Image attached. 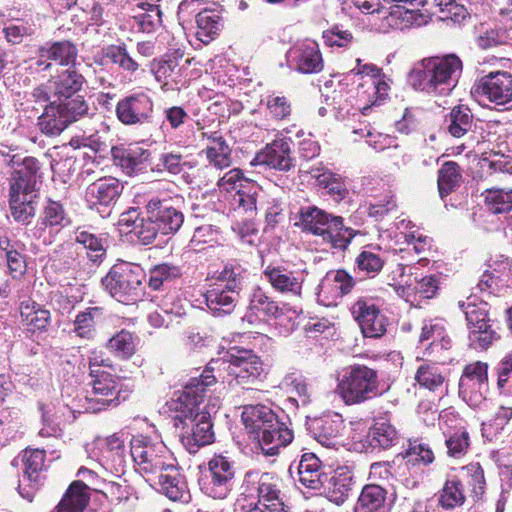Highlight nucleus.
<instances>
[{
    "mask_svg": "<svg viewBox=\"0 0 512 512\" xmlns=\"http://www.w3.org/2000/svg\"><path fill=\"white\" fill-rule=\"evenodd\" d=\"M250 183L251 181L245 178L243 172L238 168L229 170L217 179V186L225 192H238V189L246 188V186H250Z\"/></svg>",
    "mask_w": 512,
    "mask_h": 512,
    "instance_id": "obj_62",
    "label": "nucleus"
},
{
    "mask_svg": "<svg viewBox=\"0 0 512 512\" xmlns=\"http://www.w3.org/2000/svg\"><path fill=\"white\" fill-rule=\"evenodd\" d=\"M387 491L376 484L365 485L358 497L355 512H390Z\"/></svg>",
    "mask_w": 512,
    "mask_h": 512,
    "instance_id": "obj_34",
    "label": "nucleus"
},
{
    "mask_svg": "<svg viewBox=\"0 0 512 512\" xmlns=\"http://www.w3.org/2000/svg\"><path fill=\"white\" fill-rule=\"evenodd\" d=\"M295 226L303 232L321 237L332 248L345 250L356 231L343 224L341 216H334L316 206H303L295 215Z\"/></svg>",
    "mask_w": 512,
    "mask_h": 512,
    "instance_id": "obj_5",
    "label": "nucleus"
},
{
    "mask_svg": "<svg viewBox=\"0 0 512 512\" xmlns=\"http://www.w3.org/2000/svg\"><path fill=\"white\" fill-rule=\"evenodd\" d=\"M307 430L311 436L325 447L335 446L343 428V421L338 414L323 415L308 419Z\"/></svg>",
    "mask_w": 512,
    "mask_h": 512,
    "instance_id": "obj_25",
    "label": "nucleus"
},
{
    "mask_svg": "<svg viewBox=\"0 0 512 512\" xmlns=\"http://www.w3.org/2000/svg\"><path fill=\"white\" fill-rule=\"evenodd\" d=\"M257 492L258 503L269 512H288L284 495L280 490V479L273 473H262Z\"/></svg>",
    "mask_w": 512,
    "mask_h": 512,
    "instance_id": "obj_28",
    "label": "nucleus"
},
{
    "mask_svg": "<svg viewBox=\"0 0 512 512\" xmlns=\"http://www.w3.org/2000/svg\"><path fill=\"white\" fill-rule=\"evenodd\" d=\"M138 338L133 333L122 329L106 342V348L121 360L130 359L136 352Z\"/></svg>",
    "mask_w": 512,
    "mask_h": 512,
    "instance_id": "obj_46",
    "label": "nucleus"
},
{
    "mask_svg": "<svg viewBox=\"0 0 512 512\" xmlns=\"http://www.w3.org/2000/svg\"><path fill=\"white\" fill-rule=\"evenodd\" d=\"M445 339V329L439 320H425L419 336L422 345L432 346Z\"/></svg>",
    "mask_w": 512,
    "mask_h": 512,
    "instance_id": "obj_63",
    "label": "nucleus"
},
{
    "mask_svg": "<svg viewBox=\"0 0 512 512\" xmlns=\"http://www.w3.org/2000/svg\"><path fill=\"white\" fill-rule=\"evenodd\" d=\"M74 234L76 243L82 245L87 250L89 259L93 263L100 264L106 256L104 239L81 228H77Z\"/></svg>",
    "mask_w": 512,
    "mask_h": 512,
    "instance_id": "obj_48",
    "label": "nucleus"
},
{
    "mask_svg": "<svg viewBox=\"0 0 512 512\" xmlns=\"http://www.w3.org/2000/svg\"><path fill=\"white\" fill-rule=\"evenodd\" d=\"M280 313L281 309L278 303L262 288L257 287L251 294L248 311L243 320L254 323L256 320L276 318Z\"/></svg>",
    "mask_w": 512,
    "mask_h": 512,
    "instance_id": "obj_31",
    "label": "nucleus"
},
{
    "mask_svg": "<svg viewBox=\"0 0 512 512\" xmlns=\"http://www.w3.org/2000/svg\"><path fill=\"white\" fill-rule=\"evenodd\" d=\"M153 101L146 92L128 95L116 104V116L125 125L149 123L153 116Z\"/></svg>",
    "mask_w": 512,
    "mask_h": 512,
    "instance_id": "obj_15",
    "label": "nucleus"
},
{
    "mask_svg": "<svg viewBox=\"0 0 512 512\" xmlns=\"http://www.w3.org/2000/svg\"><path fill=\"white\" fill-rule=\"evenodd\" d=\"M364 249L355 259V265L358 271L365 273L369 277H375L383 268L385 259L380 255V248Z\"/></svg>",
    "mask_w": 512,
    "mask_h": 512,
    "instance_id": "obj_55",
    "label": "nucleus"
},
{
    "mask_svg": "<svg viewBox=\"0 0 512 512\" xmlns=\"http://www.w3.org/2000/svg\"><path fill=\"white\" fill-rule=\"evenodd\" d=\"M211 278L218 282L216 286L241 293L247 278V270L239 262L231 261L226 263L221 270L215 271Z\"/></svg>",
    "mask_w": 512,
    "mask_h": 512,
    "instance_id": "obj_39",
    "label": "nucleus"
},
{
    "mask_svg": "<svg viewBox=\"0 0 512 512\" xmlns=\"http://www.w3.org/2000/svg\"><path fill=\"white\" fill-rule=\"evenodd\" d=\"M196 37L204 44L210 43L222 29V18L214 10H202L196 15Z\"/></svg>",
    "mask_w": 512,
    "mask_h": 512,
    "instance_id": "obj_45",
    "label": "nucleus"
},
{
    "mask_svg": "<svg viewBox=\"0 0 512 512\" xmlns=\"http://www.w3.org/2000/svg\"><path fill=\"white\" fill-rule=\"evenodd\" d=\"M473 114L464 105L454 107L447 118L448 132L457 138L464 136L473 127Z\"/></svg>",
    "mask_w": 512,
    "mask_h": 512,
    "instance_id": "obj_49",
    "label": "nucleus"
},
{
    "mask_svg": "<svg viewBox=\"0 0 512 512\" xmlns=\"http://www.w3.org/2000/svg\"><path fill=\"white\" fill-rule=\"evenodd\" d=\"M237 474L234 460L215 454L201 469L198 484L203 494L213 499H226L233 490Z\"/></svg>",
    "mask_w": 512,
    "mask_h": 512,
    "instance_id": "obj_7",
    "label": "nucleus"
},
{
    "mask_svg": "<svg viewBox=\"0 0 512 512\" xmlns=\"http://www.w3.org/2000/svg\"><path fill=\"white\" fill-rule=\"evenodd\" d=\"M264 279L282 295L300 297L305 280L303 271H293L285 266L268 265L263 270Z\"/></svg>",
    "mask_w": 512,
    "mask_h": 512,
    "instance_id": "obj_20",
    "label": "nucleus"
},
{
    "mask_svg": "<svg viewBox=\"0 0 512 512\" xmlns=\"http://www.w3.org/2000/svg\"><path fill=\"white\" fill-rule=\"evenodd\" d=\"M12 169L9 178V208L12 218L28 225L36 214L41 186L40 162L32 156L4 155Z\"/></svg>",
    "mask_w": 512,
    "mask_h": 512,
    "instance_id": "obj_3",
    "label": "nucleus"
},
{
    "mask_svg": "<svg viewBox=\"0 0 512 512\" xmlns=\"http://www.w3.org/2000/svg\"><path fill=\"white\" fill-rule=\"evenodd\" d=\"M447 454L455 459L462 458L469 450L470 437L464 428H459L446 435Z\"/></svg>",
    "mask_w": 512,
    "mask_h": 512,
    "instance_id": "obj_58",
    "label": "nucleus"
},
{
    "mask_svg": "<svg viewBox=\"0 0 512 512\" xmlns=\"http://www.w3.org/2000/svg\"><path fill=\"white\" fill-rule=\"evenodd\" d=\"M475 93L499 106L512 103V75L504 71L491 72L478 81Z\"/></svg>",
    "mask_w": 512,
    "mask_h": 512,
    "instance_id": "obj_18",
    "label": "nucleus"
},
{
    "mask_svg": "<svg viewBox=\"0 0 512 512\" xmlns=\"http://www.w3.org/2000/svg\"><path fill=\"white\" fill-rule=\"evenodd\" d=\"M187 165L188 162L184 161V157L181 153L165 151L160 154L159 162L152 168V170L157 172L166 171L171 175H178Z\"/></svg>",
    "mask_w": 512,
    "mask_h": 512,
    "instance_id": "obj_60",
    "label": "nucleus"
},
{
    "mask_svg": "<svg viewBox=\"0 0 512 512\" xmlns=\"http://www.w3.org/2000/svg\"><path fill=\"white\" fill-rule=\"evenodd\" d=\"M147 203L151 217L156 222L160 235H175L184 223V213L182 211L183 197L175 195L173 197L160 193L151 195Z\"/></svg>",
    "mask_w": 512,
    "mask_h": 512,
    "instance_id": "obj_12",
    "label": "nucleus"
},
{
    "mask_svg": "<svg viewBox=\"0 0 512 512\" xmlns=\"http://www.w3.org/2000/svg\"><path fill=\"white\" fill-rule=\"evenodd\" d=\"M399 455L407 464L427 466L433 463L435 456L428 444L418 440L409 441L407 448Z\"/></svg>",
    "mask_w": 512,
    "mask_h": 512,
    "instance_id": "obj_51",
    "label": "nucleus"
},
{
    "mask_svg": "<svg viewBox=\"0 0 512 512\" xmlns=\"http://www.w3.org/2000/svg\"><path fill=\"white\" fill-rule=\"evenodd\" d=\"M286 57L289 67L302 74H316L324 67L319 45L312 40L294 45L288 50Z\"/></svg>",
    "mask_w": 512,
    "mask_h": 512,
    "instance_id": "obj_17",
    "label": "nucleus"
},
{
    "mask_svg": "<svg viewBox=\"0 0 512 512\" xmlns=\"http://www.w3.org/2000/svg\"><path fill=\"white\" fill-rule=\"evenodd\" d=\"M149 205L145 204V217H140L132 235L136 237L142 244H151L160 234V230L156 226V222L151 217Z\"/></svg>",
    "mask_w": 512,
    "mask_h": 512,
    "instance_id": "obj_56",
    "label": "nucleus"
},
{
    "mask_svg": "<svg viewBox=\"0 0 512 512\" xmlns=\"http://www.w3.org/2000/svg\"><path fill=\"white\" fill-rule=\"evenodd\" d=\"M123 184L116 178L103 177L89 184L85 190V200L90 208L114 205L123 191Z\"/></svg>",
    "mask_w": 512,
    "mask_h": 512,
    "instance_id": "obj_22",
    "label": "nucleus"
},
{
    "mask_svg": "<svg viewBox=\"0 0 512 512\" xmlns=\"http://www.w3.org/2000/svg\"><path fill=\"white\" fill-rule=\"evenodd\" d=\"M338 391L348 405L360 404L380 395L377 371L362 364L350 365L344 370Z\"/></svg>",
    "mask_w": 512,
    "mask_h": 512,
    "instance_id": "obj_8",
    "label": "nucleus"
},
{
    "mask_svg": "<svg viewBox=\"0 0 512 512\" xmlns=\"http://www.w3.org/2000/svg\"><path fill=\"white\" fill-rule=\"evenodd\" d=\"M462 70V61L455 54L426 58L411 70L408 82L415 90L447 96L457 86Z\"/></svg>",
    "mask_w": 512,
    "mask_h": 512,
    "instance_id": "obj_4",
    "label": "nucleus"
},
{
    "mask_svg": "<svg viewBox=\"0 0 512 512\" xmlns=\"http://www.w3.org/2000/svg\"><path fill=\"white\" fill-rule=\"evenodd\" d=\"M20 315L24 325L32 332L45 330L50 321V312L31 300L21 302Z\"/></svg>",
    "mask_w": 512,
    "mask_h": 512,
    "instance_id": "obj_42",
    "label": "nucleus"
},
{
    "mask_svg": "<svg viewBox=\"0 0 512 512\" xmlns=\"http://www.w3.org/2000/svg\"><path fill=\"white\" fill-rule=\"evenodd\" d=\"M350 310L365 337L378 338L386 332V317L372 299L358 298Z\"/></svg>",
    "mask_w": 512,
    "mask_h": 512,
    "instance_id": "obj_16",
    "label": "nucleus"
},
{
    "mask_svg": "<svg viewBox=\"0 0 512 512\" xmlns=\"http://www.w3.org/2000/svg\"><path fill=\"white\" fill-rule=\"evenodd\" d=\"M291 143L287 139H276L257 153L253 162L276 170L288 171L294 165L291 157Z\"/></svg>",
    "mask_w": 512,
    "mask_h": 512,
    "instance_id": "obj_23",
    "label": "nucleus"
},
{
    "mask_svg": "<svg viewBox=\"0 0 512 512\" xmlns=\"http://www.w3.org/2000/svg\"><path fill=\"white\" fill-rule=\"evenodd\" d=\"M218 142V145H210L203 150L209 164L200 168L198 175L200 178H203L202 182L205 183V185H208L209 182H213V179H210L209 176H211L214 171L223 170L230 167L232 164L229 145L224 138H219Z\"/></svg>",
    "mask_w": 512,
    "mask_h": 512,
    "instance_id": "obj_30",
    "label": "nucleus"
},
{
    "mask_svg": "<svg viewBox=\"0 0 512 512\" xmlns=\"http://www.w3.org/2000/svg\"><path fill=\"white\" fill-rule=\"evenodd\" d=\"M23 252V244L13 242L8 237L0 238V254L4 255L8 270L13 278L22 276L26 273V257Z\"/></svg>",
    "mask_w": 512,
    "mask_h": 512,
    "instance_id": "obj_40",
    "label": "nucleus"
},
{
    "mask_svg": "<svg viewBox=\"0 0 512 512\" xmlns=\"http://www.w3.org/2000/svg\"><path fill=\"white\" fill-rule=\"evenodd\" d=\"M155 484L172 501H187L190 497L186 481L181 475L176 460L172 461L157 477Z\"/></svg>",
    "mask_w": 512,
    "mask_h": 512,
    "instance_id": "obj_27",
    "label": "nucleus"
},
{
    "mask_svg": "<svg viewBox=\"0 0 512 512\" xmlns=\"http://www.w3.org/2000/svg\"><path fill=\"white\" fill-rule=\"evenodd\" d=\"M354 485L353 473L347 466L335 469L329 479L327 495L330 501L342 504L349 497Z\"/></svg>",
    "mask_w": 512,
    "mask_h": 512,
    "instance_id": "obj_38",
    "label": "nucleus"
},
{
    "mask_svg": "<svg viewBox=\"0 0 512 512\" xmlns=\"http://www.w3.org/2000/svg\"><path fill=\"white\" fill-rule=\"evenodd\" d=\"M399 441L396 428L384 418L375 419L369 428L366 442L372 449L386 450L395 446Z\"/></svg>",
    "mask_w": 512,
    "mask_h": 512,
    "instance_id": "obj_36",
    "label": "nucleus"
},
{
    "mask_svg": "<svg viewBox=\"0 0 512 512\" xmlns=\"http://www.w3.org/2000/svg\"><path fill=\"white\" fill-rule=\"evenodd\" d=\"M257 190L258 187L253 182L246 188L238 189L233 196V205L244 212H254L257 204Z\"/></svg>",
    "mask_w": 512,
    "mask_h": 512,
    "instance_id": "obj_64",
    "label": "nucleus"
},
{
    "mask_svg": "<svg viewBox=\"0 0 512 512\" xmlns=\"http://www.w3.org/2000/svg\"><path fill=\"white\" fill-rule=\"evenodd\" d=\"M458 305L466 317L470 346L479 350L490 347L498 336L490 324L489 304L469 296L466 301H459Z\"/></svg>",
    "mask_w": 512,
    "mask_h": 512,
    "instance_id": "obj_10",
    "label": "nucleus"
},
{
    "mask_svg": "<svg viewBox=\"0 0 512 512\" xmlns=\"http://www.w3.org/2000/svg\"><path fill=\"white\" fill-rule=\"evenodd\" d=\"M182 275V267L179 265L169 262L157 264L149 270L148 287L154 291L165 289Z\"/></svg>",
    "mask_w": 512,
    "mask_h": 512,
    "instance_id": "obj_44",
    "label": "nucleus"
},
{
    "mask_svg": "<svg viewBox=\"0 0 512 512\" xmlns=\"http://www.w3.org/2000/svg\"><path fill=\"white\" fill-rule=\"evenodd\" d=\"M460 167L456 162H445L438 172V190L441 198L449 195L461 180Z\"/></svg>",
    "mask_w": 512,
    "mask_h": 512,
    "instance_id": "obj_50",
    "label": "nucleus"
},
{
    "mask_svg": "<svg viewBox=\"0 0 512 512\" xmlns=\"http://www.w3.org/2000/svg\"><path fill=\"white\" fill-rule=\"evenodd\" d=\"M40 53L42 57L49 58L60 66L76 67L78 49L71 41L63 40L46 43L40 47Z\"/></svg>",
    "mask_w": 512,
    "mask_h": 512,
    "instance_id": "obj_37",
    "label": "nucleus"
},
{
    "mask_svg": "<svg viewBox=\"0 0 512 512\" xmlns=\"http://www.w3.org/2000/svg\"><path fill=\"white\" fill-rule=\"evenodd\" d=\"M293 432L285 423L277 418V425H266L264 431L254 436L259 443L262 452L267 456L278 455L281 448L286 447L293 440Z\"/></svg>",
    "mask_w": 512,
    "mask_h": 512,
    "instance_id": "obj_26",
    "label": "nucleus"
},
{
    "mask_svg": "<svg viewBox=\"0 0 512 512\" xmlns=\"http://www.w3.org/2000/svg\"><path fill=\"white\" fill-rule=\"evenodd\" d=\"M485 202L492 213L509 212L512 210V190L488 189L486 191Z\"/></svg>",
    "mask_w": 512,
    "mask_h": 512,
    "instance_id": "obj_59",
    "label": "nucleus"
},
{
    "mask_svg": "<svg viewBox=\"0 0 512 512\" xmlns=\"http://www.w3.org/2000/svg\"><path fill=\"white\" fill-rule=\"evenodd\" d=\"M45 451L41 449H26L22 455L24 473L19 480V494L32 501L36 490L42 484V469L44 466Z\"/></svg>",
    "mask_w": 512,
    "mask_h": 512,
    "instance_id": "obj_19",
    "label": "nucleus"
},
{
    "mask_svg": "<svg viewBox=\"0 0 512 512\" xmlns=\"http://www.w3.org/2000/svg\"><path fill=\"white\" fill-rule=\"evenodd\" d=\"M70 224L71 219L63 204L47 198L41 208L37 225L31 231L35 238H41L46 229H49L50 233H58Z\"/></svg>",
    "mask_w": 512,
    "mask_h": 512,
    "instance_id": "obj_21",
    "label": "nucleus"
},
{
    "mask_svg": "<svg viewBox=\"0 0 512 512\" xmlns=\"http://www.w3.org/2000/svg\"><path fill=\"white\" fill-rule=\"evenodd\" d=\"M51 80L54 100L45 106L37 122L39 130L49 137L60 135L70 124L87 115L89 110L84 97L77 94L85 78L76 67L66 68Z\"/></svg>",
    "mask_w": 512,
    "mask_h": 512,
    "instance_id": "obj_2",
    "label": "nucleus"
},
{
    "mask_svg": "<svg viewBox=\"0 0 512 512\" xmlns=\"http://www.w3.org/2000/svg\"><path fill=\"white\" fill-rule=\"evenodd\" d=\"M90 378L91 390L87 391L85 397L88 411L97 413L110 407H116L126 399V395H122L121 383L111 373Z\"/></svg>",
    "mask_w": 512,
    "mask_h": 512,
    "instance_id": "obj_13",
    "label": "nucleus"
},
{
    "mask_svg": "<svg viewBox=\"0 0 512 512\" xmlns=\"http://www.w3.org/2000/svg\"><path fill=\"white\" fill-rule=\"evenodd\" d=\"M93 61L103 69L112 64L131 74L140 67L139 60L130 55L124 43L111 44L101 48L94 54Z\"/></svg>",
    "mask_w": 512,
    "mask_h": 512,
    "instance_id": "obj_24",
    "label": "nucleus"
},
{
    "mask_svg": "<svg viewBox=\"0 0 512 512\" xmlns=\"http://www.w3.org/2000/svg\"><path fill=\"white\" fill-rule=\"evenodd\" d=\"M208 309L214 316L231 314L240 298L239 292H232L222 286H213L204 294Z\"/></svg>",
    "mask_w": 512,
    "mask_h": 512,
    "instance_id": "obj_35",
    "label": "nucleus"
},
{
    "mask_svg": "<svg viewBox=\"0 0 512 512\" xmlns=\"http://www.w3.org/2000/svg\"><path fill=\"white\" fill-rule=\"evenodd\" d=\"M436 497L438 505L444 510L461 507L466 501L463 484L457 476L447 477Z\"/></svg>",
    "mask_w": 512,
    "mask_h": 512,
    "instance_id": "obj_41",
    "label": "nucleus"
},
{
    "mask_svg": "<svg viewBox=\"0 0 512 512\" xmlns=\"http://www.w3.org/2000/svg\"><path fill=\"white\" fill-rule=\"evenodd\" d=\"M125 440L119 434H113L105 439L107 447L105 458L111 462V468L116 472L123 471L126 464Z\"/></svg>",
    "mask_w": 512,
    "mask_h": 512,
    "instance_id": "obj_54",
    "label": "nucleus"
},
{
    "mask_svg": "<svg viewBox=\"0 0 512 512\" xmlns=\"http://www.w3.org/2000/svg\"><path fill=\"white\" fill-rule=\"evenodd\" d=\"M317 184L325 189L336 201L343 200L348 195V189L340 175L325 171L317 176Z\"/></svg>",
    "mask_w": 512,
    "mask_h": 512,
    "instance_id": "obj_57",
    "label": "nucleus"
},
{
    "mask_svg": "<svg viewBox=\"0 0 512 512\" xmlns=\"http://www.w3.org/2000/svg\"><path fill=\"white\" fill-rule=\"evenodd\" d=\"M489 391L488 364L476 361L467 364L459 381V394L471 407H478Z\"/></svg>",
    "mask_w": 512,
    "mask_h": 512,
    "instance_id": "obj_14",
    "label": "nucleus"
},
{
    "mask_svg": "<svg viewBox=\"0 0 512 512\" xmlns=\"http://www.w3.org/2000/svg\"><path fill=\"white\" fill-rule=\"evenodd\" d=\"M111 155L115 165L119 166L127 175H134L146 169L151 152L141 147H112Z\"/></svg>",
    "mask_w": 512,
    "mask_h": 512,
    "instance_id": "obj_29",
    "label": "nucleus"
},
{
    "mask_svg": "<svg viewBox=\"0 0 512 512\" xmlns=\"http://www.w3.org/2000/svg\"><path fill=\"white\" fill-rule=\"evenodd\" d=\"M146 273L141 265L126 261L114 264L101 280L104 290L118 302L130 304L144 292Z\"/></svg>",
    "mask_w": 512,
    "mask_h": 512,
    "instance_id": "obj_6",
    "label": "nucleus"
},
{
    "mask_svg": "<svg viewBox=\"0 0 512 512\" xmlns=\"http://www.w3.org/2000/svg\"><path fill=\"white\" fill-rule=\"evenodd\" d=\"M277 417L271 408L261 404L245 405L241 414L243 424L252 438L264 431L266 425H277Z\"/></svg>",
    "mask_w": 512,
    "mask_h": 512,
    "instance_id": "obj_32",
    "label": "nucleus"
},
{
    "mask_svg": "<svg viewBox=\"0 0 512 512\" xmlns=\"http://www.w3.org/2000/svg\"><path fill=\"white\" fill-rule=\"evenodd\" d=\"M130 456L136 470L149 482H156L157 475L175 459L163 442L138 436L131 440Z\"/></svg>",
    "mask_w": 512,
    "mask_h": 512,
    "instance_id": "obj_9",
    "label": "nucleus"
},
{
    "mask_svg": "<svg viewBox=\"0 0 512 512\" xmlns=\"http://www.w3.org/2000/svg\"><path fill=\"white\" fill-rule=\"evenodd\" d=\"M282 387L289 389L291 393H295L298 396V400L291 398L295 402H300L301 405L305 406L310 402V391L304 378L296 373L287 374L282 382Z\"/></svg>",
    "mask_w": 512,
    "mask_h": 512,
    "instance_id": "obj_61",
    "label": "nucleus"
},
{
    "mask_svg": "<svg viewBox=\"0 0 512 512\" xmlns=\"http://www.w3.org/2000/svg\"><path fill=\"white\" fill-rule=\"evenodd\" d=\"M415 380L421 387L436 391L443 386L445 377L436 364L423 363L416 371Z\"/></svg>",
    "mask_w": 512,
    "mask_h": 512,
    "instance_id": "obj_53",
    "label": "nucleus"
},
{
    "mask_svg": "<svg viewBox=\"0 0 512 512\" xmlns=\"http://www.w3.org/2000/svg\"><path fill=\"white\" fill-rule=\"evenodd\" d=\"M215 383V375L201 374L192 378L181 393H175V397L166 403L168 411L173 414L176 427L192 425L191 429L181 436V443L191 454L214 441L211 413L216 412V403L209 409H206V406L200 408V405L209 387Z\"/></svg>",
    "mask_w": 512,
    "mask_h": 512,
    "instance_id": "obj_1",
    "label": "nucleus"
},
{
    "mask_svg": "<svg viewBox=\"0 0 512 512\" xmlns=\"http://www.w3.org/2000/svg\"><path fill=\"white\" fill-rule=\"evenodd\" d=\"M223 369L239 385L252 384L263 373V363L251 350H239L229 353L228 358L212 359L201 374L213 375L215 370Z\"/></svg>",
    "mask_w": 512,
    "mask_h": 512,
    "instance_id": "obj_11",
    "label": "nucleus"
},
{
    "mask_svg": "<svg viewBox=\"0 0 512 512\" xmlns=\"http://www.w3.org/2000/svg\"><path fill=\"white\" fill-rule=\"evenodd\" d=\"M299 482L309 489H320L327 474L323 471L320 459L314 453H305L297 465Z\"/></svg>",
    "mask_w": 512,
    "mask_h": 512,
    "instance_id": "obj_33",
    "label": "nucleus"
},
{
    "mask_svg": "<svg viewBox=\"0 0 512 512\" xmlns=\"http://www.w3.org/2000/svg\"><path fill=\"white\" fill-rule=\"evenodd\" d=\"M139 8L142 12L134 16L139 30L144 33H151L160 27L162 23V12L157 5L141 3Z\"/></svg>",
    "mask_w": 512,
    "mask_h": 512,
    "instance_id": "obj_52",
    "label": "nucleus"
},
{
    "mask_svg": "<svg viewBox=\"0 0 512 512\" xmlns=\"http://www.w3.org/2000/svg\"><path fill=\"white\" fill-rule=\"evenodd\" d=\"M104 314V308L98 306L79 312L74 320L73 332L80 338L93 339L96 335L95 325L104 319Z\"/></svg>",
    "mask_w": 512,
    "mask_h": 512,
    "instance_id": "obj_43",
    "label": "nucleus"
},
{
    "mask_svg": "<svg viewBox=\"0 0 512 512\" xmlns=\"http://www.w3.org/2000/svg\"><path fill=\"white\" fill-rule=\"evenodd\" d=\"M331 283L336 284V298H340L351 292L355 285V280L345 270L329 271L318 286L319 295H325L326 292H329Z\"/></svg>",
    "mask_w": 512,
    "mask_h": 512,
    "instance_id": "obj_47",
    "label": "nucleus"
}]
</instances>
